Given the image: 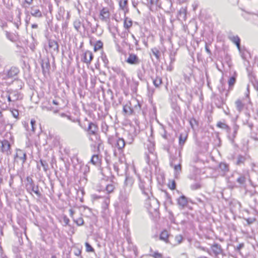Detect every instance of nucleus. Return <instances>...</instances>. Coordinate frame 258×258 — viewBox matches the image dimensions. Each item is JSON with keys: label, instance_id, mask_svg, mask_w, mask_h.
Listing matches in <instances>:
<instances>
[{"label": "nucleus", "instance_id": "obj_49", "mask_svg": "<svg viewBox=\"0 0 258 258\" xmlns=\"http://www.w3.org/2000/svg\"><path fill=\"white\" fill-rule=\"evenodd\" d=\"M152 52L156 58L159 59L160 58V51L157 48H154L152 49Z\"/></svg>", "mask_w": 258, "mask_h": 258}, {"label": "nucleus", "instance_id": "obj_11", "mask_svg": "<svg viewBox=\"0 0 258 258\" xmlns=\"http://www.w3.org/2000/svg\"><path fill=\"white\" fill-rule=\"evenodd\" d=\"M1 151L3 153L6 154L7 155H9L11 154V144L7 140H4L1 141Z\"/></svg>", "mask_w": 258, "mask_h": 258}, {"label": "nucleus", "instance_id": "obj_34", "mask_svg": "<svg viewBox=\"0 0 258 258\" xmlns=\"http://www.w3.org/2000/svg\"><path fill=\"white\" fill-rule=\"evenodd\" d=\"M133 25V21L132 20L127 18L125 17L124 20V23H123V27L126 29H128L132 27Z\"/></svg>", "mask_w": 258, "mask_h": 258}, {"label": "nucleus", "instance_id": "obj_62", "mask_svg": "<svg viewBox=\"0 0 258 258\" xmlns=\"http://www.w3.org/2000/svg\"><path fill=\"white\" fill-rule=\"evenodd\" d=\"M6 37L10 40L13 41L14 39V37L12 34H11L9 32H6Z\"/></svg>", "mask_w": 258, "mask_h": 258}, {"label": "nucleus", "instance_id": "obj_21", "mask_svg": "<svg viewBox=\"0 0 258 258\" xmlns=\"http://www.w3.org/2000/svg\"><path fill=\"white\" fill-rule=\"evenodd\" d=\"M211 249L214 254L217 256L222 252L221 246L218 243H214L211 246Z\"/></svg>", "mask_w": 258, "mask_h": 258}, {"label": "nucleus", "instance_id": "obj_1", "mask_svg": "<svg viewBox=\"0 0 258 258\" xmlns=\"http://www.w3.org/2000/svg\"><path fill=\"white\" fill-rule=\"evenodd\" d=\"M98 127L97 124L92 121H90L86 131L87 132V136L89 141L94 143L91 146L97 148V152H100V148L102 146L103 143L98 134Z\"/></svg>", "mask_w": 258, "mask_h": 258}, {"label": "nucleus", "instance_id": "obj_31", "mask_svg": "<svg viewBox=\"0 0 258 258\" xmlns=\"http://www.w3.org/2000/svg\"><path fill=\"white\" fill-rule=\"evenodd\" d=\"M187 134H185L184 135H183V134H180L179 137V145L181 147V148H182V146L184 145L185 142L187 140Z\"/></svg>", "mask_w": 258, "mask_h": 258}, {"label": "nucleus", "instance_id": "obj_55", "mask_svg": "<svg viewBox=\"0 0 258 258\" xmlns=\"http://www.w3.org/2000/svg\"><path fill=\"white\" fill-rule=\"evenodd\" d=\"M101 59L103 61L104 66L107 67V65L108 63V60L106 56L105 55H102V56H101Z\"/></svg>", "mask_w": 258, "mask_h": 258}, {"label": "nucleus", "instance_id": "obj_41", "mask_svg": "<svg viewBox=\"0 0 258 258\" xmlns=\"http://www.w3.org/2000/svg\"><path fill=\"white\" fill-rule=\"evenodd\" d=\"M137 104L134 106L133 109V113H140L141 111V104L138 101H137Z\"/></svg>", "mask_w": 258, "mask_h": 258}, {"label": "nucleus", "instance_id": "obj_17", "mask_svg": "<svg viewBox=\"0 0 258 258\" xmlns=\"http://www.w3.org/2000/svg\"><path fill=\"white\" fill-rule=\"evenodd\" d=\"M42 73L44 75L49 73L50 68L49 60L48 58L42 60L41 64Z\"/></svg>", "mask_w": 258, "mask_h": 258}, {"label": "nucleus", "instance_id": "obj_22", "mask_svg": "<svg viewBox=\"0 0 258 258\" xmlns=\"http://www.w3.org/2000/svg\"><path fill=\"white\" fill-rule=\"evenodd\" d=\"M35 185V183L32 178L29 176H27L26 178V183L25 184L27 191H30V189L32 188Z\"/></svg>", "mask_w": 258, "mask_h": 258}, {"label": "nucleus", "instance_id": "obj_13", "mask_svg": "<svg viewBox=\"0 0 258 258\" xmlns=\"http://www.w3.org/2000/svg\"><path fill=\"white\" fill-rule=\"evenodd\" d=\"M99 18L102 21L106 23L109 22L110 18V13L108 8H103L100 10Z\"/></svg>", "mask_w": 258, "mask_h": 258}, {"label": "nucleus", "instance_id": "obj_60", "mask_svg": "<svg viewBox=\"0 0 258 258\" xmlns=\"http://www.w3.org/2000/svg\"><path fill=\"white\" fill-rule=\"evenodd\" d=\"M152 256L154 258H162V255L161 253H159L158 252H155L152 254Z\"/></svg>", "mask_w": 258, "mask_h": 258}, {"label": "nucleus", "instance_id": "obj_10", "mask_svg": "<svg viewBox=\"0 0 258 258\" xmlns=\"http://www.w3.org/2000/svg\"><path fill=\"white\" fill-rule=\"evenodd\" d=\"M9 93V99L12 102H14L23 98L22 95L17 90L8 89Z\"/></svg>", "mask_w": 258, "mask_h": 258}, {"label": "nucleus", "instance_id": "obj_42", "mask_svg": "<svg viewBox=\"0 0 258 258\" xmlns=\"http://www.w3.org/2000/svg\"><path fill=\"white\" fill-rule=\"evenodd\" d=\"M8 94V89H7L5 91H2L1 95V102L6 103L7 100V96Z\"/></svg>", "mask_w": 258, "mask_h": 258}, {"label": "nucleus", "instance_id": "obj_48", "mask_svg": "<svg viewBox=\"0 0 258 258\" xmlns=\"http://www.w3.org/2000/svg\"><path fill=\"white\" fill-rule=\"evenodd\" d=\"M13 116L17 119H19V113L17 109H12L11 110Z\"/></svg>", "mask_w": 258, "mask_h": 258}, {"label": "nucleus", "instance_id": "obj_51", "mask_svg": "<svg viewBox=\"0 0 258 258\" xmlns=\"http://www.w3.org/2000/svg\"><path fill=\"white\" fill-rule=\"evenodd\" d=\"M74 221L77 224L78 226H81L83 225L84 220L82 217H79L77 219H75L73 218Z\"/></svg>", "mask_w": 258, "mask_h": 258}, {"label": "nucleus", "instance_id": "obj_47", "mask_svg": "<svg viewBox=\"0 0 258 258\" xmlns=\"http://www.w3.org/2000/svg\"><path fill=\"white\" fill-rule=\"evenodd\" d=\"M103 46V43L100 41L98 40L96 42L95 44L94 45V50L95 51H96L101 48Z\"/></svg>", "mask_w": 258, "mask_h": 258}, {"label": "nucleus", "instance_id": "obj_30", "mask_svg": "<svg viewBox=\"0 0 258 258\" xmlns=\"http://www.w3.org/2000/svg\"><path fill=\"white\" fill-rule=\"evenodd\" d=\"M152 79L154 86L156 88L159 87L162 83V80L160 77L156 76L155 78L152 77Z\"/></svg>", "mask_w": 258, "mask_h": 258}, {"label": "nucleus", "instance_id": "obj_19", "mask_svg": "<svg viewBox=\"0 0 258 258\" xmlns=\"http://www.w3.org/2000/svg\"><path fill=\"white\" fill-rule=\"evenodd\" d=\"M188 201L186 197L182 195L177 199V204L181 208H184L187 205Z\"/></svg>", "mask_w": 258, "mask_h": 258}, {"label": "nucleus", "instance_id": "obj_38", "mask_svg": "<svg viewBox=\"0 0 258 258\" xmlns=\"http://www.w3.org/2000/svg\"><path fill=\"white\" fill-rule=\"evenodd\" d=\"M109 126L107 124L105 121H102L101 125V131L106 135H107V133L109 131Z\"/></svg>", "mask_w": 258, "mask_h": 258}, {"label": "nucleus", "instance_id": "obj_36", "mask_svg": "<svg viewBox=\"0 0 258 258\" xmlns=\"http://www.w3.org/2000/svg\"><path fill=\"white\" fill-rule=\"evenodd\" d=\"M123 111L125 114L128 115H131L133 113V108H132L131 106L128 104H126L123 106Z\"/></svg>", "mask_w": 258, "mask_h": 258}, {"label": "nucleus", "instance_id": "obj_45", "mask_svg": "<svg viewBox=\"0 0 258 258\" xmlns=\"http://www.w3.org/2000/svg\"><path fill=\"white\" fill-rule=\"evenodd\" d=\"M134 141V136L132 134L128 133L127 134V137L125 142L126 144H131Z\"/></svg>", "mask_w": 258, "mask_h": 258}, {"label": "nucleus", "instance_id": "obj_50", "mask_svg": "<svg viewBox=\"0 0 258 258\" xmlns=\"http://www.w3.org/2000/svg\"><path fill=\"white\" fill-rule=\"evenodd\" d=\"M86 250L87 252H94V249L87 242H85Z\"/></svg>", "mask_w": 258, "mask_h": 258}, {"label": "nucleus", "instance_id": "obj_54", "mask_svg": "<svg viewBox=\"0 0 258 258\" xmlns=\"http://www.w3.org/2000/svg\"><path fill=\"white\" fill-rule=\"evenodd\" d=\"M90 81H91V87L93 88H94L95 86L96 83V81H97L96 77L92 76L91 77Z\"/></svg>", "mask_w": 258, "mask_h": 258}, {"label": "nucleus", "instance_id": "obj_12", "mask_svg": "<svg viewBox=\"0 0 258 258\" xmlns=\"http://www.w3.org/2000/svg\"><path fill=\"white\" fill-rule=\"evenodd\" d=\"M125 61L130 64L135 66L138 65L141 62V60L139 59L137 55L133 53L128 54V56Z\"/></svg>", "mask_w": 258, "mask_h": 258}, {"label": "nucleus", "instance_id": "obj_43", "mask_svg": "<svg viewBox=\"0 0 258 258\" xmlns=\"http://www.w3.org/2000/svg\"><path fill=\"white\" fill-rule=\"evenodd\" d=\"M229 38L233 43L235 44L238 45L239 43L240 42V39L237 35L229 36Z\"/></svg>", "mask_w": 258, "mask_h": 258}, {"label": "nucleus", "instance_id": "obj_40", "mask_svg": "<svg viewBox=\"0 0 258 258\" xmlns=\"http://www.w3.org/2000/svg\"><path fill=\"white\" fill-rule=\"evenodd\" d=\"M21 12L20 10H18V14L17 16V20L14 22L15 26L17 29H19V26L21 25Z\"/></svg>", "mask_w": 258, "mask_h": 258}, {"label": "nucleus", "instance_id": "obj_23", "mask_svg": "<svg viewBox=\"0 0 258 258\" xmlns=\"http://www.w3.org/2000/svg\"><path fill=\"white\" fill-rule=\"evenodd\" d=\"M249 177L248 174H241L236 179V181L240 185H243L245 183L246 180L248 178L249 182H251V181Z\"/></svg>", "mask_w": 258, "mask_h": 258}, {"label": "nucleus", "instance_id": "obj_56", "mask_svg": "<svg viewBox=\"0 0 258 258\" xmlns=\"http://www.w3.org/2000/svg\"><path fill=\"white\" fill-rule=\"evenodd\" d=\"M168 186L172 190L175 189L176 188L175 181L174 180H172L171 183H169Z\"/></svg>", "mask_w": 258, "mask_h": 258}, {"label": "nucleus", "instance_id": "obj_59", "mask_svg": "<svg viewBox=\"0 0 258 258\" xmlns=\"http://www.w3.org/2000/svg\"><path fill=\"white\" fill-rule=\"evenodd\" d=\"M81 250L79 248H77L75 251H74V254L76 256H78L79 257V258H82V256H81Z\"/></svg>", "mask_w": 258, "mask_h": 258}, {"label": "nucleus", "instance_id": "obj_52", "mask_svg": "<svg viewBox=\"0 0 258 258\" xmlns=\"http://www.w3.org/2000/svg\"><path fill=\"white\" fill-rule=\"evenodd\" d=\"M189 124L191 128L194 129L195 125H197L198 124V122L195 118L192 117L189 120Z\"/></svg>", "mask_w": 258, "mask_h": 258}, {"label": "nucleus", "instance_id": "obj_8", "mask_svg": "<svg viewBox=\"0 0 258 258\" xmlns=\"http://www.w3.org/2000/svg\"><path fill=\"white\" fill-rule=\"evenodd\" d=\"M48 48L52 56L57 54L59 52V45L57 42L55 40H48Z\"/></svg>", "mask_w": 258, "mask_h": 258}, {"label": "nucleus", "instance_id": "obj_44", "mask_svg": "<svg viewBox=\"0 0 258 258\" xmlns=\"http://www.w3.org/2000/svg\"><path fill=\"white\" fill-rule=\"evenodd\" d=\"M127 0H120L119 2V7L123 11L127 10L126 5L127 4Z\"/></svg>", "mask_w": 258, "mask_h": 258}, {"label": "nucleus", "instance_id": "obj_6", "mask_svg": "<svg viewBox=\"0 0 258 258\" xmlns=\"http://www.w3.org/2000/svg\"><path fill=\"white\" fill-rule=\"evenodd\" d=\"M114 170L119 175H122L125 173L127 169V166L125 163H124L121 159L118 160V161L115 163L113 165Z\"/></svg>", "mask_w": 258, "mask_h": 258}, {"label": "nucleus", "instance_id": "obj_5", "mask_svg": "<svg viewBox=\"0 0 258 258\" xmlns=\"http://www.w3.org/2000/svg\"><path fill=\"white\" fill-rule=\"evenodd\" d=\"M146 207L148 209L149 212L153 213L154 212H156L159 209V204L157 200L152 197L149 198H146Z\"/></svg>", "mask_w": 258, "mask_h": 258}, {"label": "nucleus", "instance_id": "obj_64", "mask_svg": "<svg viewBox=\"0 0 258 258\" xmlns=\"http://www.w3.org/2000/svg\"><path fill=\"white\" fill-rule=\"evenodd\" d=\"M63 221L65 224V225H68L70 222V220L66 216H64L63 217Z\"/></svg>", "mask_w": 258, "mask_h": 258}, {"label": "nucleus", "instance_id": "obj_18", "mask_svg": "<svg viewBox=\"0 0 258 258\" xmlns=\"http://www.w3.org/2000/svg\"><path fill=\"white\" fill-rule=\"evenodd\" d=\"M93 58V55L92 52L87 50L83 54L82 61L87 64H90Z\"/></svg>", "mask_w": 258, "mask_h": 258}, {"label": "nucleus", "instance_id": "obj_46", "mask_svg": "<svg viewBox=\"0 0 258 258\" xmlns=\"http://www.w3.org/2000/svg\"><path fill=\"white\" fill-rule=\"evenodd\" d=\"M40 163L41 165L43 167L44 171L45 172H46L48 169V164L47 162L45 160L40 159Z\"/></svg>", "mask_w": 258, "mask_h": 258}, {"label": "nucleus", "instance_id": "obj_2", "mask_svg": "<svg viewBox=\"0 0 258 258\" xmlns=\"http://www.w3.org/2000/svg\"><path fill=\"white\" fill-rule=\"evenodd\" d=\"M20 72L18 68L12 67L9 69L5 70L1 74L2 83L7 86L11 85L16 80V77Z\"/></svg>", "mask_w": 258, "mask_h": 258}, {"label": "nucleus", "instance_id": "obj_33", "mask_svg": "<svg viewBox=\"0 0 258 258\" xmlns=\"http://www.w3.org/2000/svg\"><path fill=\"white\" fill-rule=\"evenodd\" d=\"M32 192H34L38 198H41L42 196V194L39 190V186L38 185H35L32 188L30 189V191H28V193L32 195Z\"/></svg>", "mask_w": 258, "mask_h": 258}, {"label": "nucleus", "instance_id": "obj_7", "mask_svg": "<svg viewBox=\"0 0 258 258\" xmlns=\"http://www.w3.org/2000/svg\"><path fill=\"white\" fill-rule=\"evenodd\" d=\"M100 184V187L98 190L99 191H106L107 194L113 192L115 188V186L112 183H107L104 180L101 181Z\"/></svg>", "mask_w": 258, "mask_h": 258}, {"label": "nucleus", "instance_id": "obj_15", "mask_svg": "<svg viewBox=\"0 0 258 258\" xmlns=\"http://www.w3.org/2000/svg\"><path fill=\"white\" fill-rule=\"evenodd\" d=\"M237 76V75L236 73L234 72L233 75L230 77L228 79V89L227 91V93L225 94L226 97H227L228 95V92L233 89L234 86L236 82Z\"/></svg>", "mask_w": 258, "mask_h": 258}, {"label": "nucleus", "instance_id": "obj_63", "mask_svg": "<svg viewBox=\"0 0 258 258\" xmlns=\"http://www.w3.org/2000/svg\"><path fill=\"white\" fill-rule=\"evenodd\" d=\"M150 147H148V151L150 154L153 155V152L154 151V145L151 143H150Z\"/></svg>", "mask_w": 258, "mask_h": 258}, {"label": "nucleus", "instance_id": "obj_32", "mask_svg": "<svg viewBox=\"0 0 258 258\" xmlns=\"http://www.w3.org/2000/svg\"><path fill=\"white\" fill-rule=\"evenodd\" d=\"M217 126L224 129L226 131L227 133L229 134L231 131L230 127L226 123L219 121L217 124Z\"/></svg>", "mask_w": 258, "mask_h": 258}, {"label": "nucleus", "instance_id": "obj_3", "mask_svg": "<svg viewBox=\"0 0 258 258\" xmlns=\"http://www.w3.org/2000/svg\"><path fill=\"white\" fill-rule=\"evenodd\" d=\"M139 187L142 194L145 198L152 197L151 179L147 176L143 178L139 176Z\"/></svg>", "mask_w": 258, "mask_h": 258}, {"label": "nucleus", "instance_id": "obj_16", "mask_svg": "<svg viewBox=\"0 0 258 258\" xmlns=\"http://www.w3.org/2000/svg\"><path fill=\"white\" fill-rule=\"evenodd\" d=\"M213 100L215 105L219 108H221L225 103V101L221 96L215 94L213 95Z\"/></svg>", "mask_w": 258, "mask_h": 258}, {"label": "nucleus", "instance_id": "obj_26", "mask_svg": "<svg viewBox=\"0 0 258 258\" xmlns=\"http://www.w3.org/2000/svg\"><path fill=\"white\" fill-rule=\"evenodd\" d=\"M30 13L32 16L36 18H41L42 17L41 12L39 9L35 8V7H31Z\"/></svg>", "mask_w": 258, "mask_h": 258}, {"label": "nucleus", "instance_id": "obj_20", "mask_svg": "<svg viewBox=\"0 0 258 258\" xmlns=\"http://www.w3.org/2000/svg\"><path fill=\"white\" fill-rule=\"evenodd\" d=\"M170 234L168 231L166 230H164L162 231L159 236L160 240L164 241L166 243H168L169 241V237H170Z\"/></svg>", "mask_w": 258, "mask_h": 258}, {"label": "nucleus", "instance_id": "obj_57", "mask_svg": "<svg viewBox=\"0 0 258 258\" xmlns=\"http://www.w3.org/2000/svg\"><path fill=\"white\" fill-rule=\"evenodd\" d=\"M75 28L78 31L81 27V22L80 21H75L74 23Z\"/></svg>", "mask_w": 258, "mask_h": 258}, {"label": "nucleus", "instance_id": "obj_58", "mask_svg": "<svg viewBox=\"0 0 258 258\" xmlns=\"http://www.w3.org/2000/svg\"><path fill=\"white\" fill-rule=\"evenodd\" d=\"M243 247L244 244L243 243H240L235 248V249L239 253H241L240 250Z\"/></svg>", "mask_w": 258, "mask_h": 258}, {"label": "nucleus", "instance_id": "obj_9", "mask_svg": "<svg viewBox=\"0 0 258 258\" xmlns=\"http://www.w3.org/2000/svg\"><path fill=\"white\" fill-rule=\"evenodd\" d=\"M14 160L16 162H18L20 160L22 162V164H24L27 160L26 152L23 150L17 149L16 154L14 156Z\"/></svg>", "mask_w": 258, "mask_h": 258}, {"label": "nucleus", "instance_id": "obj_27", "mask_svg": "<svg viewBox=\"0 0 258 258\" xmlns=\"http://www.w3.org/2000/svg\"><path fill=\"white\" fill-rule=\"evenodd\" d=\"M134 183V179L133 177L126 175L125 179L124 181V185L126 187H128L129 189H131V187Z\"/></svg>", "mask_w": 258, "mask_h": 258}, {"label": "nucleus", "instance_id": "obj_35", "mask_svg": "<svg viewBox=\"0 0 258 258\" xmlns=\"http://www.w3.org/2000/svg\"><path fill=\"white\" fill-rule=\"evenodd\" d=\"M235 163L237 165H240L243 164L245 161V157L241 155H238L236 158Z\"/></svg>", "mask_w": 258, "mask_h": 258}, {"label": "nucleus", "instance_id": "obj_14", "mask_svg": "<svg viewBox=\"0 0 258 258\" xmlns=\"http://www.w3.org/2000/svg\"><path fill=\"white\" fill-rule=\"evenodd\" d=\"M131 189L128 190L126 188L124 189V191H121L119 195V200L121 202L124 203L126 205H127L128 203V198Z\"/></svg>", "mask_w": 258, "mask_h": 258}, {"label": "nucleus", "instance_id": "obj_25", "mask_svg": "<svg viewBox=\"0 0 258 258\" xmlns=\"http://www.w3.org/2000/svg\"><path fill=\"white\" fill-rule=\"evenodd\" d=\"M112 70L114 73L117 74L118 76H120L122 79L125 77V73L121 68L117 66L113 67L112 68Z\"/></svg>", "mask_w": 258, "mask_h": 258}, {"label": "nucleus", "instance_id": "obj_61", "mask_svg": "<svg viewBox=\"0 0 258 258\" xmlns=\"http://www.w3.org/2000/svg\"><path fill=\"white\" fill-rule=\"evenodd\" d=\"M191 188L193 190L199 189L201 187V185L199 183H195L191 185Z\"/></svg>", "mask_w": 258, "mask_h": 258}, {"label": "nucleus", "instance_id": "obj_37", "mask_svg": "<svg viewBox=\"0 0 258 258\" xmlns=\"http://www.w3.org/2000/svg\"><path fill=\"white\" fill-rule=\"evenodd\" d=\"M174 175L176 178H177L178 176L179 175L181 171V165L180 163H179L177 165H175L174 166Z\"/></svg>", "mask_w": 258, "mask_h": 258}, {"label": "nucleus", "instance_id": "obj_29", "mask_svg": "<svg viewBox=\"0 0 258 258\" xmlns=\"http://www.w3.org/2000/svg\"><path fill=\"white\" fill-rule=\"evenodd\" d=\"M236 110L241 112L244 108V104L242 102V100L240 99H237L235 102Z\"/></svg>", "mask_w": 258, "mask_h": 258}, {"label": "nucleus", "instance_id": "obj_24", "mask_svg": "<svg viewBox=\"0 0 258 258\" xmlns=\"http://www.w3.org/2000/svg\"><path fill=\"white\" fill-rule=\"evenodd\" d=\"M101 156L99 154H94L91 159L90 162L94 165H99L101 163Z\"/></svg>", "mask_w": 258, "mask_h": 258}, {"label": "nucleus", "instance_id": "obj_28", "mask_svg": "<svg viewBox=\"0 0 258 258\" xmlns=\"http://www.w3.org/2000/svg\"><path fill=\"white\" fill-rule=\"evenodd\" d=\"M233 132L231 135L230 133L228 135L229 139L232 141L233 142L235 138L236 137V136L237 133V131L239 130V126L237 124H234L233 127Z\"/></svg>", "mask_w": 258, "mask_h": 258}, {"label": "nucleus", "instance_id": "obj_4", "mask_svg": "<svg viewBox=\"0 0 258 258\" xmlns=\"http://www.w3.org/2000/svg\"><path fill=\"white\" fill-rule=\"evenodd\" d=\"M108 143L114 147L119 151H122L125 145V141L122 138L117 137V134H116L115 137L109 136L108 137Z\"/></svg>", "mask_w": 258, "mask_h": 258}, {"label": "nucleus", "instance_id": "obj_53", "mask_svg": "<svg viewBox=\"0 0 258 258\" xmlns=\"http://www.w3.org/2000/svg\"><path fill=\"white\" fill-rule=\"evenodd\" d=\"M182 239H183V237L180 234L177 235L175 237V240L177 242V244L181 243L182 241Z\"/></svg>", "mask_w": 258, "mask_h": 258}, {"label": "nucleus", "instance_id": "obj_39", "mask_svg": "<svg viewBox=\"0 0 258 258\" xmlns=\"http://www.w3.org/2000/svg\"><path fill=\"white\" fill-rule=\"evenodd\" d=\"M219 168L224 173H226L229 171V165L226 163L222 162L219 164Z\"/></svg>", "mask_w": 258, "mask_h": 258}]
</instances>
